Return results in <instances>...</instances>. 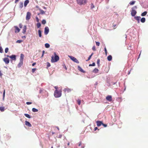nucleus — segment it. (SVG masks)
<instances>
[{
	"label": "nucleus",
	"instance_id": "obj_1",
	"mask_svg": "<svg viewBox=\"0 0 148 148\" xmlns=\"http://www.w3.org/2000/svg\"><path fill=\"white\" fill-rule=\"evenodd\" d=\"M137 8L136 6H135L132 8L131 11V14L132 16H134V18L137 21V23H139L140 22V19L141 17L140 16H135L137 13V12L135 10L137 9Z\"/></svg>",
	"mask_w": 148,
	"mask_h": 148
},
{
	"label": "nucleus",
	"instance_id": "obj_2",
	"mask_svg": "<svg viewBox=\"0 0 148 148\" xmlns=\"http://www.w3.org/2000/svg\"><path fill=\"white\" fill-rule=\"evenodd\" d=\"M54 55H52L51 56V62L52 63L56 62L59 59V57L57 55L56 52L54 53Z\"/></svg>",
	"mask_w": 148,
	"mask_h": 148
},
{
	"label": "nucleus",
	"instance_id": "obj_3",
	"mask_svg": "<svg viewBox=\"0 0 148 148\" xmlns=\"http://www.w3.org/2000/svg\"><path fill=\"white\" fill-rule=\"evenodd\" d=\"M54 95L56 98H58L60 97L62 95V90H56L54 91Z\"/></svg>",
	"mask_w": 148,
	"mask_h": 148
},
{
	"label": "nucleus",
	"instance_id": "obj_4",
	"mask_svg": "<svg viewBox=\"0 0 148 148\" xmlns=\"http://www.w3.org/2000/svg\"><path fill=\"white\" fill-rule=\"evenodd\" d=\"M77 3L80 5H84L86 3V0H77Z\"/></svg>",
	"mask_w": 148,
	"mask_h": 148
},
{
	"label": "nucleus",
	"instance_id": "obj_5",
	"mask_svg": "<svg viewBox=\"0 0 148 148\" xmlns=\"http://www.w3.org/2000/svg\"><path fill=\"white\" fill-rule=\"evenodd\" d=\"M69 56L71 60L74 62H76L77 63H79L78 60L74 57L71 56Z\"/></svg>",
	"mask_w": 148,
	"mask_h": 148
},
{
	"label": "nucleus",
	"instance_id": "obj_6",
	"mask_svg": "<svg viewBox=\"0 0 148 148\" xmlns=\"http://www.w3.org/2000/svg\"><path fill=\"white\" fill-rule=\"evenodd\" d=\"M7 57L10 58L12 60L15 61L16 60V56L15 55H12L10 56L7 55Z\"/></svg>",
	"mask_w": 148,
	"mask_h": 148
},
{
	"label": "nucleus",
	"instance_id": "obj_7",
	"mask_svg": "<svg viewBox=\"0 0 148 148\" xmlns=\"http://www.w3.org/2000/svg\"><path fill=\"white\" fill-rule=\"evenodd\" d=\"M31 13L29 12H27L26 17V19L27 21L29 20L31 18Z\"/></svg>",
	"mask_w": 148,
	"mask_h": 148
},
{
	"label": "nucleus",
	"instance_id": "obj_8",
	"mask_svg": "<svg viewBox=\"0 0 148 148\" xmlns=\"http://www.w3.org/2000/svg\"><path fill=\"white\" fill-rule=\"evenodd\" d=\"M49 29L48 27H46L45 28L44 33L46 35L47 34L49 33Z\"/></svg>",
	"mask_w": 148,
	"mask_h": 148
},
{
	"label": "nucleus",
	"instance_id": "obj_9",
	"mask_svg": "<svg viewBox=\"0 0 148 148\" xmlns=\"http://www.w3.org/2000/svg\"><path fill=\"white\" fill-rule=\"evenodd\" d=\"M3 61L6 64H8L9 63L10 60L8 58H5L3 59Z\"/></svg>",
	"mask_w": 148,
	"mask_h": 148
},
{
	"label": "nucleus",
	"instance_id": "obj_10",
	"mask_svg": "<svg viewBox=\"0 0 148 148\" xmlns=\"http://www.w3.org/2000/svg\"><path fill=\"white\" fill-rule=\"evenodd\" d=\"M106 99L107 101H111L112 100V96L111 95H108L106 97Z\"/></svg>",
	"mask_w": 148,
	"mask_h": 148
},
{
	"label": "nucleus",
	"instance_id": "obj_11",
	"mask_svg": "<svg viewBox=\"0 0 148 148\" xmlns=\"http://www.w3.org/2000/svg\"><path fill=\"white\" fill-rule=\"evenodd\" d=\"M78 69L79 71L83 73H84L86 72L85 71H84L79 66H78Z\"/></svg>",
	"mask_w": 148,
	"mask_h": 148
},
{
	"label": "nucleus",
	"instance_id": "obj_12",
	"mask_svg": "<svg viewBox=\"0 0 148 148\" xmlns=\"http://www.w3.org/2000/svg\"><path fill=\"white\" fill-rule=\"evenodd\" d=\"M14 27L15 28V32L16 33H18L20 31V29L17 26H14Z\"/></svg>",
	"mask_w": 148,
	"mask_h": 148
},
{
	"label": "nucleus",
	"instance_id": "obj_13",
	"mask_svg": "<svg viewBox=\"0 0 148 148\" xmlns=\"http://www.w3.org/2000/svg\"><path fill=\"white\" fill-rule=\"evenodd\" d=\"M27 29V26L26 25H24L23 26V30H22V33L23 34H25V32H26V30Z\"/></svg>",
	"mask_w": 148,
	"mask_h": 148
},
{
	"label": "nucleus",
	"instance_id": "obj_14",
	"mask_svg": "<svg viewBox=\"0 0 148 148\" xmlns=\"http://www.w3.org/2000/svg\"><path fill=\"white\" fill-rule=\"evenodd\" d=\"M24 57V56L23 54L22 53L21 54L20 57V61L23 62Z\"/></svg>",
	"mask_w": 148,
	"mask_h": 148
},
{
	"label": "nucleus",
	"instance_id": "obj_15",
	"mask_svg": "<svg viewBox=\"0 0 148 148\" xmlns=\"http://www.w3.org/2000/svg\"><path fill=\"white\" fill-rule=\"evenodd\" d=\"M23 62L22 61H20L19 62L18 64V68H20L23 64Z\"/></svg>",
	"mask_w": 148,
	"mask_h": 148
},
{
	"label": "nucleus",
	"instance_id": "obj_16",
	"mask_svg": "<svg viewBox=\"0 0 148 148\" xmlns=\"http://www.w3.org/2000/svg\"><path fill=\"white\" fill-rule=\"evenodd\" d=\"M96 123L98 126H101V125L103 123L99 121H97Z\"/></svg>",
	"mask_w": 148,
	"mask_h": 148
},
{
	"label": "nucleus",
	"instance_id": "obj_17",
	"mask_svg": "<svg viewBox=\"0 0 148 148\" xmlns=\"http://www.w3.org/2000/svg\"><path fill=\"white\" fill-rule=\"evenodd\" d=\"M29 0H26L25 1L24 3V6L25 7H26L27 5V4L29 3Z\"/></svg>",
	"mask_w": 148,
	"mask_h": 148
},
{
	"label": "nucleus",
	"instance_id": "obj_18",
	"mask_svg": "<svg viewBox=\"0 0 148 148\" xmlns=\"http://www.w3.org/2000/svg\"><path fill=\"white\" fill-rule=\"evenodd\" d=\"M25 124L28 127H31V124L28 121H25Z\"/></svg>",
	"mask_w": 148,
	"mask_h": 148
},
{
	"label": "nucleus",
	"instance_id": "obj_19",
	"mask_svg": "<svg viewBox=\"0 0 148 148\" xmlns=\"http://www.w3.org/2000/svg\"><path fill=\"white\" fill-rule=\"evenodd\" d=\"M107 59L108 61H111L112 59V56L110 55L108 56L107 57Z\"/></svg>",
	"mask_w": 148,
	"mask_h": 148
},
{
	"label": "nucleus",
	"instance_id": "obj_20",
	"mask_svg": "<svg viewBox=\"0 0 148 148\" xmlns=\"http://www.w3.org/2000/svg\"><path fill=\"white\" fill-rule=\"evenodd\" d=\"M19 7L21 9H22L23 7V3L20 2L19 4Z\"/></svg>",
	"mask_w": 148,
	"mask_h": 148
},
{
	"label": "nucleus",
	"instance_id": "obj_21",
	"mask_svg": "<svg viewBox=\"0 0 148 148\" xmlns=\"http://www.w3.org/2000/svg\"><path fill=\"white\" fill-rule=\"evenodd\" d=\"M64 90L65 92H70L71 91V89L69 88H65L64 89Z\"/></svg>",
	"mask_w": 148,
	"mask_h": 148
},
{
	"label": "nucleus",
	"instance_id": "obj_22",
	"mask_svg": "<svg viewBox=\"0 0 148 148\" xmlns=\"http://www.w3.org/2000/svg\"><path fill=\"white\" fill-rule=\"evenodd\" d=\"M147 11H145L141 13V15L142 16H145L147 14Z\"/></svg>",
	"mask_w": 148,
	"mask_h": 148
},
{
	"label": "nucleus",
	"instance_id": "obj_23",
	"mask_svg": "<svg viewBox=\"0 0 148 148\" xmlns=\"http://www.w3.org/2000/svg\"><path fill=\"white\" fill-rule=\"evenodd\" d=\"M99 71V70L95 68L92 71V72L95 73H97Z\"/></svg>",
	"mask_w": 148,
	"mask_h": 148
},
{
	"label": "nucleus",
	"instance_id": "obj_24",
	"mask_svg": "<svg viewBox=\"0 0 148 148\" xmlns=\"http://www.w3.org/2000/svg\"><path fill=\"white\" fill-rule=\"evenodd\" d=\"M141 22L142 23H144L145 21V18L144 17L140 19Z\"/></svg>",
	"mask_w": 148,
	"mask_h": 148
},
{
	"label": "nucleus",
	"instance_id": "obj_25",
	"mask_svg": "<svg viewBox=\"0 0 148 148\" xmlns=\"http://www.w3.org/2000/svg\"><path fill=\"white\" fill-rule=\"evenodd\" d=\"M32 111L34 112H38V110L35 108H33L32 109Z\"/></svg>",
	"mask_w": 148,
	"mask_h": 148
},
{
	"label": "nucleus",
	"instance_id": "obj_26",
	"mask_svg": "<svg viewBox=\"0 0 148 148\" xmlns=\"http://www.w3.org/2000/svg\"><path fill=\"white\" fill-rule=\"evenodd\" d=\"M50 45L48 43H46L45 44V47L46 48H49L50 47Z\"/></svg>",
	"mask_w": 148,
	"mask_h": 148
},
{
	"label": "nucleus",
	"instance_id": "obj_27",
	"mask_svg": "<svg viewBox=\"0 0 148 148\" xmlns=\"http://www.w3.org/2000/svg\"><path fill=\"white\" fill-rule=\"evenodd\" d=\"M38 35L39 37H41L42 36L41 31L40 30H38Z\"/></svg>",
	"mask_w": 148,
	"mask_h": 148
},
{
	"label": "nucleus",
	"instance_id": "obj_28",
	"mask_svg": "<svg viewBox=\"0 0 148 148\" xmlns=\"http://www.w3.org/2000/svg\"><path fill=\"white\" fill-rule=\"evenodd\" d=\"M5 108L3 107H0V110L1 112H3L4 111Z\"/></svg>",
	"mask_w": 148,
	"mask_h": 148
},
{
	"label": "nucleus",
	"instance_id": "obj_29",
	"mask_svg": "<svg viewBox=\"0 0 148 148\" xmlns=\"http://www.w3.org/2000/svg\"><path fill=\"white\" fill-rule=\"evenodd\" d=\"M25 116L29 118H31V116L29 114H24Z\"/></svg>",
	"mask_w": 148,
	"mask_h": 148
},
{
	"label": "nucleus",
	"instance_id": "obj_30",
	"mask_svg": "<svg viewBox=\"0 0 148 148\" xmlns=\"http://www.w3.org/2000/svg\"><path fill=\"white\" fill-rule=\"evenodd\" d=\"M93 53H92L90 55L89 57H88V59L87 60H86V61H89V60H90L92 57V55H93Z\"/></svg>",
	"mask_w": 148,
	"mask_h": 148
},
{
	"label": "nucleus",
	"instance_id": "obj_31",
	"mask_svg": "<svg viewBox=\"0 0 148 148\" xmlns=\"http://www.w3.org/2000/svg\"><path fill=\"white\" fill-rule=\"evenodd\" d=\"M37 89L38 90V89H40L39 90V93L40 94H41L42 93V92L43 90L41 89L39 87H37Z\"/></svg>",
	"mask_w": 148,
	"mask_h": 148
},
{
	"label": "nucleus",
	"instance_id": "obj_32",
	"mask_svg": "<svg viewBox=\"0 0 148 148\" xmlns=\"http://www.w3.org/2000/svg\"><path fill=\"white\" fill-rule=\"evenodd\" d=\"M47 68L49 67L50 66H51V64L49 62H48L47 63Z\"/></svg>",
	"mask_w": 148,
	"mask_h": 148
},
{
	"label": "nucleus",
	"instance_id": "obj_33",
	"mask_svg": "<svg viewBox=\"0 0 148 148\" xmlns=\"http://www.w3.org/2000/svg\"><path fill=\"white\" fill-rule=\"evenodd\" d=\"M100 60L99 59H98L97 60V63L98 65V66H99L100 65Z\"/></svg>",
	"mask_w": 148,
	"mask_h": 148
},
{
	"label": "nucleus",
	"instance_id": "obj_34",
	"mask_svg": "<svg viewBox=\"0 0 148 148\" xmlns=\"http://www.w3.org/2000/svg\"><path fill=\"white\" fill-rule=\"evenodd\" d=\"M95 62H93L92 64H89V66H95Z\"/></svg>",
	"mask_w": 148,
	"mask_h": 148
},
{
	"label": "nucleus",
	"instance_id": "obj_35",
	"mask_svg": "<svg viewBox=\"0 0 148 148\" xmlns=\"http://www.w3.org/2000/svg\"><path fill=\"white\" fill-rule=\"evenodd\" d=\"M135 2V1H131L130 3L129 4L130 5H134V4Z\"/></svg>",
	"mask_w": 148,
	"mask_h": 148
},
{
	"label": "nucleus",
	"instance_id": "obj_36",
	"mask_svg": "<svg viewBox=\"0 0 148 148\" xmlns=\"http://www.w3.org/2000/svg\"><path fill=\"white\" fill-rule=\"evenodd\" d=\"M46 22V21L45 19H43L42 21V23L43 24H45Z\"/></svg>",
	"mask_w": 148,
	"mask_h": 148
},
{
	"label": "nucleus",
	"instance_id": "obj_37",
	"mask_svg": "<svg viewBox=\"0 0 148 148\" xmlns=\"http://www.w3.org/2000/svg\"><path fill=\"white\" fill-rule=\"evenodd\" d=\"M37 26L38 28H39L41 26V24L40 23H38L37 24Z\"/></svg>",
	"mask_w": 148,
	"mask_h": 148
},
{
	"label": "nucleus",
	"instance_id": "obj_38",
	"mask_svg": "<svg viewBox=\"0 0 148 148\" xmlns=\"http://www.w3.org/2000/svg\"><path fill=\"white\" fill-rule=\"evenodd\" d=\"M5 90H4V91H3V100H4V98H5Z\"/></svg>",
	"mask_w": 148,
	"mask_h": 148
},
{
	"label": "nucleus",
	"instance_id": "obj_39",
	"mask_svg": "<svg viewBox=\"0 0 148 148\" xmlns=\"http://www.w3.org/2000/svg\"><path fill=\"white\" fill-rule=\"evenodd\" d=\"M8 50H9L8 48V47H6L5 48V52L6 53H7L8 51Z\"/></svg>",
	"mask_w": 148,
	"mask_h": 148
},
{
	"label": "nucleus",
	"instance_id": "obj_40",
	"mask_svg": "<svg viewBox=\"0 0 148 148\" xmlns=\"http://www.w3.org/2000/svg\"><path fill=\"white\" fill-rule=\"evenodd\" d=\"M40 14H44L45 13V12L42 10H40Z\"/></svg>",
	"mask_w": 148,
	"mask_h": 148
},
{
	"label": "nucleus",
	"instance_id": "obj_41",
	"mask_svg": "<svg viewBox=\"0 0 148 148\" xmlns=\"http://www.w3.org/2000/svg\"><path fill=\"white\" fill-rule=\"evenodd\" d=\"M23 41L22 40H18L16 41V42L18 43H21Z\"/></svg>",
	"mask_w": 148,
	"mask_h": 148
},
{
	"label": "nucleus",
	"instance_id": "obj_42",
	"mask_svg": "<svg viewBox=\"0 0 148 148\" xmlns=\"http://www.w3.org/2000/svg\"><path fill=\"white\" fill-rule=\"evenodd\" d=\"M77 103L79 105H80L81 104V100L79 99H78L77 100Z\"/></svg>",
	"mask_w": 148,
	"mask_h": 148
},
{
	"label": "nucleus",
	"instance_id": "obj_43",
	"mask_svg": "<svg viewBox=\"0 0 148 148\" xmlns=\"http://www.w3.org/2000/svg\"><path fill=\"white\" fill-rule=\"evenodd\" d=\"M90 7H91V8L92 9L93 8H95V6H94V5L93 4L91 3V4Z\"/></svg>",
	"mask_w": 148,
	"mask_h": 148
},
{
	"label": "nucleus",
	"instance_id": "obj_44",
	"mask_svg": "<svg viewBox=\"0 0 148 148\" xmlns=\"http://www.w3.org/2000/svg\"><path fill=\"white\" fill-rule=\"evenodd\" d=\"M3 49L2 47L0 46V52L1 53H2L3 52Z\"/></svg>",
	"mask_w": 148,
	"mask_h": 148
},
{
	"label": "nucleus",
	"instance_id": "obj_45",
	"mask_svg": "<svg viewBox=\"0 0 148 148\" xmlns=\"http://www.w3.org/2000/svg\"><path fill=\"white\" fill-rule=\"evenodd\" d=\"M104 51H105L106 55H107V51L106 47H105L104 48Z\"/></svg>",
	"mask_w": 148,
	"mask_h": 148
},
{
	"label": "nucleus",
	"instance_id": "obj_46",
	"mask_svg": "<svg viewBox=\"0 0 148 148\" xmlns=\"http://www.w3.org/2000/svg\"><path fill=\"white\" fill-rule=\"evenodd\" d=\"M96 45L97 46H99V45H100V42H95Z\"/></svg>",
	"mask_w": 148,
	"mask_h": 148
},
{
	"label": "nucleus",
	"instance_id": "obj_47",
	"mask_svg": "<svg viewBox=\"0 0 148 148\" xmlns=\"http://www.w3.org/2000/svg\"><path fill=\"white\" fill-rule=\"evenodd\" d=\"M36 70V68L32 69V72L33 73H34Z\"/></svg>",
	"mask_w": 148,
	"mask_h": 148
},
{
	"label": "nucleus",
	"instance_id": "obj_48",
	"mask_svg": "<svg viewBox=\"0 0 148 148\" xmlns=\"http://www.w3.org/2000/svg\"><path fill=\"white\" fill-rule=\"evenodd\" d=\"M92 50H93V51H95L96 50V49H95V46H94L92 47Z\"/></svg>",
	"mask_w": 148,
	"mask_h": 148
},
{
	"label": "nucleus",
	"instance_id": "obj_49",
	"mask_svg": "<svg viewBox=\"0 0 148 148\" xmlns=\"http://www.w3.org/2000/svg\"><path fill=\"white\" fill-rule=\"evenodd\" d=\"M19 26L20 28H21L22 27L23 25L21 23H20L19 24Z\"/></svg>",
	"mask_w": 148,
	"mask_h": 148
},
{
	"label": "nucleus",
	"instance_id": "obj_50",
	"mask_svg": "<svg viewBox=\"0 0 148 148\" xmlns=\"http://www.w3.org/2000/svg\"><path fill=\"white\" fill-rule=\"evenodd\" d=\"M32 102H27L26 103V104L27 105H30V104H32Z\"/></svg>",
	"mask_w": 148,
	"mask_h": 148
},
{
	"label": "nucleus",
	"instance_id": "obj_51",
	"mask_svg": "<svg viewBox=\"0 0 148 148\" xmlns=\"http://www.w3.org/2000/svg\"><path fill=\"white\" fill-rule=\"evenodd\" d=\"M36 21L38 22L39 21V19L38 17L37 16H36Z\"/></svg>",
	"mask_w": 148,
	"mask_h": 148
},
{
	"label": "nucleus",
	"instance_id": "obj_52",
	"mask_svg": "<svg viewBox=\"0 0 148 148\" xmlns=\"http://www.w3.org/2000/svg\"><path fill=\"white\" fill-rule=\"evenodd\" d=\"M45 52V51L43 50L42 51V55L41 56V57H43Z\"/></svg>",
	"mask_w": 148,
	"mask_h": 148
},
{
	"label": "nucleus",
	"instance_id": "obj_53",
	"mask_svg": "<svg viewBox=\"0 0 148 148\" xmlns=\"http://www.w3.org/2000/svg\"><path fill=\"white\" fill-rule=\"evenodd\" d=\"M82 145V142H79L78 143V146H80L81 145Z\"/></svg>",
	"mask_w": 148,
	"mask_h": 148
},
{
	"label": "nucleus",
	"instance_id": "obj_54",
	"mask_svg": "<svg viewBox=\"0 0 148 148\" xmlns=\"http://www.w3.org/2000/svg\"><path fill=\"white\" fill-rule=\"evenodd\" d=\"M26 37L25 36H23L21 37V38H25Z\"/></svg>",
	"mask_w": 148,
	"mask_h": 148
},
{
	"label": "nucleus",
	"instance_id": "obj_55",
	"mask_svg": "<svg viewBox=\"0 0 148 148\" xmlns=\"http://www.w3.org/2000/svg\"><path fill=\"white\" fill-rule=\"evenodd\" d=\"M102 125L104 126V127H106L107 126V125L105 124H104L103 123H102Z\"/></svg>",
	"mask_w": 148,
	"mask_h": 148
},
{
	"label": "nucleus",
	"instance_id": "obj_56",
	"mask_svg": "<svg viewBox=\"0 0 148 148\" xmlns=\"http://www.w3.org/2000/svg\"><path fill=\"white\" fill-rule=\"evenodd\" d=\"M2 75V73H1V71L0 70V77Z\"/></svg>",
	"mask_w": 148,
	"mask_h": 148
},
{
	"label": "nucleus",
	"instance_id": "obj_57",
	"mask_svg": "<svg viewBox=\"0 0 148 148\" xmlns=\"http://www.w3.org/2000/svg\"><path fill=\"white\" fill-rule=\"evenodd\" d=\"M54 88L56 89V90H58V87L57 86H55L54 87Z\"/></svg>",
	"mask_w": 148,
	"mask_h": 148
},
{
	"label": "nucleus",
	"instance_id": "obj_58",
	"mask_svg": "<svg viewBox=\"0 0 148 148\" xmlns=\"http://www.w3.org/2000/svg\"><path fill=\"white\" fill-rule=\"evenodd\" d=\"M36 62L34 63H33L32 64V66H34L35 65H36Z\"/></svg>",
	"mask_w": 148,
	"mask_h": 148
},
{
	"label": "nucleus",
	"instance_id": "obj_59",
	"mask_svg": "<svg viewBox=\"0 0 148 148\" xmlns=\"http://www.w3.org/2000/svg\"><path fill=\"white\" fill-rule=\"evenodd\" d=\"M97 129V127H96L94 128V130L96 131Z\"/></svg>",
	"mask_w": 148,
	"mask_h": 148
},
{
	"label": "nucleus",
	"instance_id": "obj_60",
	"mask_svg": "<svg viewBox=\"0 0 148 148\" xmlns=\"http://www.w3.org/2000/svg\"><path fill=\"white\" fill-rule=\"evenodd\" d=\"M19 1V0H15V3H16L17 2H18Z\"/></svg>",
	"mask_w": 148,
	"mask_h": 148
},
{
	"label": "nucleus",
	"instance_id": "obj_61",
	"mask_svg": "<svg viewBox=\"0 0 148 148\" xmlns=\"http://www.w3.org/2000/svg\"><path fill=\"white\" fill-rule=\"evenodd\" d=\"M116 82H112V84L113 85L114 84H116Z\"/></svg>",
	"mask_w": 148,
	"mask_h": 148
},
{
	"label": "nucleus",
	"instance_id": "obj_62",
	"mask_svg": "<svg viewBox=\"0 0 148 148\" xmlns=\"http://www.w3.org/2000/svg\"><path fill=\"white\" fill-rule=\"evenodd\" d=\"M43 8H44V9H46V8L45 7H44Z\"/></svg>",
	"mask_w": 148,
	"mask_h": 148
},
{
	"label": "nucleus",
	"instance_id": "obj_63",
	"mask_svg": "<svg viewBox=\"0 0 148 148\" xmlns=\"http://www.w3.org/2000/svg\"><path fill=\"white\" fill-rule=\"evenodd\" d=\"M57 128L58 129V130H59V127H57Z\"/></svg>",
	"mask_w": 148,
	"mask_h": 148
},
{
	"label": "nucleus",
	"instance_id": "obj_64",
	"mask_svg": "<svg viewBox=\"0 0 148 148\" xmlns=\"http://www.w3.org/2000/svg\"><path fill=\"white\" fill-rule=\"evenodd\" d=\"M65 69H66H66H67V68H66V66H65Z\"/></svg>",
	"mask_w": 148,
	"mask_h": 148
}]
</instances>
